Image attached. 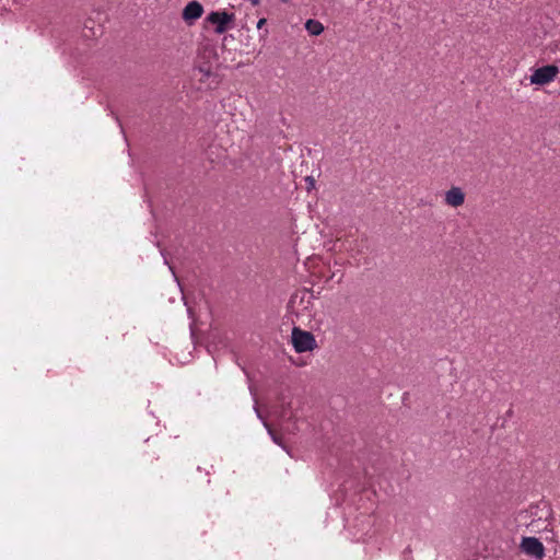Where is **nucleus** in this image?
<instances>
[{
  "label": "nucleus",
  "mask_w": 560,
  "mask_h": 560,
  "mask_svg": "<svg viewBox=\"0 0 560 560\" xmlns=\"http://www.w3.org/2000/svg\"><path fill=\"white\" fill-rule=\"evenodd\" d=\"M235 13L228 10L211 11L205 22L212 27L213 33L221 35L235 26Z\"/></svg>",
  "instance_id": "1"
},
{
  "label": "nucleus",
  "mask_w": 560,
  "mask_h": 560,
  "mask_svg": "<svg viewBox=\"0 0 560 560\" xmlns=\"http://www.w3.org/2000/svg\"><path fill=\"white\" fill-rule=\"evenodd\" d=\"M539 510L540 514L538 515V518H534L530 521V523L527 524V527L533 533H544L548 532L552 534L551 540H557V534L553 528V513L552 510L544 505L542 508H537Z\"/></svg>",
  "instance_id": "2"
},
{
  "label": "nucleus",
  "mask_w": 560,
  "mask_h": 560,
  "mask_svg": "<svg viewBox=\"0 0 560 560\" xmlns=\"http://www.w3.org/2000/svg\"><path fill=\"white\" fill-rule=\"evenodd\" d=\"M292 343L294 350L299 353L312 351L316 347V340L314 336L305 330L298 327L292 329Z\"/></svg>",
  "instance_id": "3"
},
{
  "label": "nucleus",
  "mask_w": 560,
  "mask_h": 560,
  "mask_svg": "<svg viewBox=\"0 0 560 560\" xmlns=\"http://www.w3.org/2000/svg\"><path fill=\"white\" fill-rule=\"evenodd\" d=\"M559 73V68L555 65H548L540 67L536 69L530 78L529 81L532 84L536 85H546L550 82H552Z\"/></svg>",
  "instance_id": "4"
},
{
  "label": "nucleus",
  "mask_w": 560,
  "mask_h": 560,
  "mask_svg": "<svg viewBox=\"0 0 560 560\" xmlns=\"http://www.w3.org/2000/svg\"><path fill=\"white\" fill-rule=\"evenodd\" d=\"M312 304V296L308 292L295 293L291 296L288 308L296 317L304 316L305 311L310 308Z\"/></svg>",
  "instance_id": "5"
},
{
  "label": "nucleus",
  "mask_w": 560,
  "mask_h": 560,
  "mask_svg": "<svg viewBox=\"0 0 560 560\" xmlns=\"http://www.w3.org/2000/svg\"><path fill=\"white\" fill-rule=\"evenodd\" d=\"M520 548L525 555L530 556L536 560H541L545 557V547L536 537H523Z\"/></svg>",
  "instance_id": "6"
},
{
  "label": "nucleus",
  "mask_w": 560,
  "mask_h": 560,
  "mask_svg": "<svg viewBox=\"0 0 560 560\" xmlns=\"http://www.w3.org/2000/svg\"><path fill=\"white\" fill-rule=\"evenodd\" d=\"M466 195L462 187L452 186L444 192V203L451 208L462 207L465 202Z\"/></svg>",
  "instance_id": "7"
},
{
  "label": "nucleus",
  "mask_w": 560,
  "mask_h": 560,
  "mask_svg": "<svg viewBox=\"0 0 560 560\" xmlns=\"http://www.w3.org/2000/svg\"><path fill=\"white\" fill-rule=\"evenodd\" d=\"M203 13V7L200 2L194 0L186 4V7L183 10V20L188 23L192 24L195 21L201 18Z\"/></svg>",
  "instance_id": "8"
},
{
  "label": "nucleus",
  "mask_w": 560,
  "mask_h": 560,
  "mask_svg": "<svg viewBox=\"0 0 560 560\" xmlns=\"http://www.w3.org/2000/svg\"><path fill=\"white\" fill-rule=\"evenodd\" d=\"M304 26H305V30L307 31V33L312 36H318L325 30L323 23L320 21L314 20V19H308L305 22Z\"/></svg>",
  "instance_id": "9"
},
{
  "label": "nucleus",
  "mask_w": 560,
  "mask_h": 560,
  "mask_svg": "<svg viewBox=\"0 0 560 560\" xmlns=\"http://www.w3.org/2000/svg\"><path fill=\"white\" fill-rule=\"evenodd\" d=\"M264 425H265V428L267 429V431H268L269 435L271 436L272 441H273L276 444H278V445H280V446H282V447H283V445H282V443H281L280 439H279V438H278V435H277V434L271 430V428L269 427V424H268L266 421H264Z\"/></svg>",
  "instance_id": "10"
},
{
  "label": "nucleus",
  "mask_w": 560,
  "mask_h": 560,
  "mask_svg": "<svg viewBox=\"0 0 560 560\" xmlns=\"http://www.w3.org/2000/svg\"><path fill=\"white\" fill-rule=\"evenodd\" d=\"M266 23H267V20L265 18H261V19L258 20L256 26H257L258 30H260V28H262L265 26Z\"/></svg>",
  "instance_id": "11"
},
{
  "label": "nucleus",
  "mask_w": 560,
  "mask_h": 560,
  "mask_svg": "<svg viewBox=\"0 0 560 560\" xmlns=\"http://www.w3.org/2000/svg\"><path fill=\"white\" fill-rule=\"evenodd\" d=\"M250 4L256 7L260 3V0H249Z\"/></svg>",
  "instance_id": "12"
},
{
  "label": "nucleus",
  "mask_w": 560,
  "mask_h": 560,
  "mask_svg": "<svg viewBox=\"0 0 560 560\" xmlns=\"http://www.w3.org/2000/svg\"><path fill=\"white\" fill-rule=\"evenodd\" d=\"M282 3H288L290 0H280Z\"/></svg>",
  "instance_id": "13"
}]
</instances>
